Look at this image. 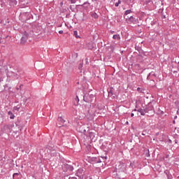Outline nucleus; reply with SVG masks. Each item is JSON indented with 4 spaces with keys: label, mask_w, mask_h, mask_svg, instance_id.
Segmentation results:
<instances>
[{
    "label": "nucleus",
    "mask_w": 179,
    "mask_h": 179,
    "mask_svg": "<svg viewBox=\"0 0 179 179\" xmlns=\"http://www.w3.org/2000/svg\"><path fill=\"white\" fill-rule=\"evenodd\" d=\"M157 136H159V132L156 133Z\"/></svg>",
    "instance_id": "50"
},
{
    "label": "nucleus",
    "mask_w": 179,
    "mask_h": 179,
    "mask_svg": "<svg viewBox=\"0 0 179 179\" xmlns=\"http://www.w3.org/2000/svg\"><path fill=\"white\" fill-rule=\"evenodd\" d=\"M59 153L55 152L51 153V156H59Z\"/></svg>",
    "instance_id": "28"
},
{
    "label": "nucleus",
    "mask_w": 179,
    "mask_h": 179,
    "mask_svg": "<svg viewBox=\"0 0 179 179\" xmlns=\"http://www.w3.org/2000/svg\"><path fill=\"white\" fill-rule=\"evenodd\" d=\"M23 86V84H21L20 85V89H22V87Z\"/></svg>",
    "instance_id": "42"
},
{
    "label": "nucleus",
    "mask_w": 179,
    "mask_h": 179,
    "mask_svg": "<svg viewBox=\"0 0 179 179\" xmlns=\"http://www.w3.org/2000/svg\"><path fill=\"white\" fill-rule=\"evenodd\" d=\"M129 22H131V23H135V22H136V20H135V17H134V16H131L129 18Z\"/></svg>",
    "instance_id": "21"
},
{
    "label": "nucleus",
    "mask_w": 179,
    "mask_h": 179,
    "mask_svg": "<svg viewBox=\"0 0 179 179\" xmlns=\"http://www.w3.org/2000/svg\"><path fill=\"white\" fill-rule=\"evenodd\" d=\"M169 143H172V141H171V140H169Z\"/></svg>",
    "instance_id": "46"
},
{
    "label": "nucleus",
    "mask_w": 179,
    "mask_h": 179,
    "mask_svg": "<svg viewBox=\"0 0 179 179\" xmlns=\"http://www.w3.org/2000/svg\"><path fill=\"white\" fill-rule=\"evenodd\" d=\"M14 124H6L3 126V131H6V132H12V128H13Z\"/></svg>",
    "instance_id": "7"
},
{
    "label": "nucleus",
    "mask_w": 179,
    "mask_h": 179,
    "mask_svg": "<svg viewBox=\"0 0 179 179\" xmlns=\"http://www.w3.org/2000/svg\"><path fill=\"white\" fill-rule=\"evenodd\" d=\"M31 33H33V31H24V34L21 38L20 44H26L27 40L29 39V34H31Z\"/></svg>",
    "instance_id": "1"
},
{
    "label": "nucleus",
    "mask_w": 179,
    "mask_h": 179,
    "mask_svg": "<svg viewBox=\"0 0 179 179\" xmlns=\"http://www.w3.org/2000/svg\"><path fill=\"white\" fill-rule=\"evenodd\" d=\"M71 3H75L76 1L75 0H70Z\"/></svg>",
    "instance_id": "38"
},
{
    "label": "nucleus",
    "mask_w": 179,
    "mask_h": 179,
    "mask_svg": "<svg viewBox=\"0 0 179 179\" xmlns=\"http://www.w3.org/2000/svg\"><path fill=\"white\" fill-rule=\"evenodd\" d=\"M8 115H10V120L15 119V115H13V113H12V111H8Z\"/></svg>",
    "instance_id": "19"
},
{
    "label": "nucleus",
    "mask_w": 179,
    "mask_h": 179,
    "mask_svg": "<svg viewBox=\"0 0 179 179\" xmlns=\"http://www.w3.org/2000/svg\"><path fill=\"white\" fill-rule=\"evenodd\" d=\"M8 2L13 6H15V5H17V1L16 0H8Z\"/></svg>",
    "instance_id": "14"
},
{
    "label": "nucleus",
    "mask_w": 179,
    "mask_h": 179,
    "mask_svg": "<svg viewBox=\"0 0 179 179\" xmlns=\"http://www.w3.org/2000/svg\"><path fill=\"white\" fill-rule=\"evenodd\" d=\"M80 6H82L83 9H88L89 6H90V3H89V1H86L83 4L80 5Z\"/></svg>",
    "instance_id": "10"
},
{
    "label": "nucleus",
    "mask_w": 179,
    "mask_h": 179,
    "mask_svg": "<svg viewBox=\"0 0 179 179\" xmlns=\"http://www.w3.org/2000/svg\"><path fill=\"white\" fill-rule=\"evenodd\" d=\"M69 9L70 10H71V12H75L76 9V6L75 5H71L69 6Z\"/></svg>",
    "instance_id": "18"
},
{
    "label": "nucleus",
    "mask_w": 179,
    "mask_h": 179,
    "mask_svg": "<svg viewBox=\"0 0 179 179\" xmlns=\"http://www.w3.org/2000/svg\"><path fill=\"white\" fill-rule=\"evenodd\" d=\"M134 113H131V117H134Z\"/></svg>",
    "instance_id": "45"
},
{
    "label": "nucleus",
    "mask_w": 179,
    "mask_h": 179,
    "mask_svg": "<svg viewBox=\"0 0 179 179\" xmlns=\"http://www.w3.org/2000/svg\"><path fill=\"white\" fill-rule=\"evenodd\" d=\"M134 111H138V110H136V109H134Z\"/></svg>",
    "instance_id": "52"
},
{
    "label": "nucleus",
    "mask_w": 179,
    "mask_h": 179,
    "mask_svg": "<svg viewBox=\"0 0 179 179\" xmlns=\"http://www.w3.org/2000/svg\"><path fill=\"white\" fill-rule=\"evenodd\" d=\"M73 36H75L76 38H80V36L78 35V31H73Z\"/></svg>",
    "instance_id": "23"
},
{
    "label": "nucleus",
    "mask_w": 179,
    "mask_h": 179,
    "mask_svg": "<svg viewBox=\"0 0 179 179\" xmlns=\"http://www.w3.org/2000/svg\"><path fill=\"white\" fill-rule=\"evenodd\" d=\"M164 174H166L168 179H173V175L170 173V171H168V170L165 171Z\"/></svg>",
    "instance_id": "11"
},
{
    "label": "nucleus",
    "mask_w": 179,
    "mask_h": 179,
    "mask_svg": "<svg viewBox=\"0 0 179 179\" xmlns=\"http://www.w3.org/2000/svg\"><path fill=\"white\" fill-rule=\"evenodd\" d=\"M69 179H78V178H76V177H71V176H70V177L69 178Z\"/></svg>",
    "instance_id": "40"
},
{
    "label": "nucleus",
    "mask_w": 179,
    "mask_h": 179,
    "mask_svg": "<svg viewBox=\"0 0 179 179\" xmlns=\"http://www.w3.org/2000/svg\"><path fill=\"white\" fill-rule=\"evenodd\" d=\"M59 34H64V31H62V30L59 31Z\"/></svg>",
    "instance_id": "39"
},
{
    "label": "nucleus",
    "mask_w": 179,
    "mask_h": 179,
    "mask_svg": "<svg viewBox=\"0 0 179 179\" xmlns=\"http://www.w3.org/2000/svg\"><path fill=\"white\" fill-rule=\"evenodd\" d=\"M27 15H29V13H24L22 14V16L24 17V16H27Z\"/></svg>",
    "instance_id": "37"
},
{
    "label": "nucleus",
    "mask_w": 179,
    "mask_h": 179,
    "mask_svg": "<svg viewBox=\"0 0 179 179\" xmlns=\"http://www.w3.org/2000/svg\"><path fill=\"white\" fill-rule=\"evenodd\" d=\"M29 19H30V17L27 18V20H29Z\"/></svg>",
    "instance_id": "57"
},
{
    "label": "nucleus",
    "mask_w": 179,
    "mask_h": 179,
    "mask_svg": "<svg viewBox=\"0 0 179 179\" xmlns=\"http://www.w3.org/2000/svg\"><path fill=\"white\" fill-rule=\"evenodd\" d=\"M92 2H96L97 0H92Z\"/></svg>",
    "instance_id": "48"
},
{
    "label": "nucleus",
    "mask_w": 179,
    "mask_h": 179,
    "mask_svg": "<svg viewBox=\"0 0 179 179\" xmlns=\"http://www.w3.org/2000/svg\"><path fill=\"white\" fill-rule=\"evenodd\" d=\"M126 124H128V122H127Z\"/></svg>",
    "instance_id": "60"
},
{
    "label": "nucleus",
    "mask_w": 179,
    "mask_h": 179,
    "mask_svg": "<svg viewBox=\"0 0 179 179\" xmlns=\"http://www.w3.org/2000/svg\"><path fill=\"white\" fill-rule=\"evenodd\" d=\"M178 71H179V65H178Z\"/></svg>",
    "instance_id": "56"
},
{
    "label": "nucleus",
    "mask_w": 179,
    "mask_h": 179,
    "mask_svg": "<svg viewBox=\"0 0 179 179\" xmlns=\"http://www.w3.org/2000/svg\"><path fill=\"white\" fill-rule=\"evenodd\" d=\"M164 0H161V2H164Z\"/></svg>",
    "instance_id": "54"
},
{
    "label": "nucleus",
    "mask_w": 179,
    "mask_h": 179,
    "mask_svg": "<svg viewBox=\"0 0 179 179\" xmlns=\"http://www.w3.org/2000/svg\"><path fill=\"white\" fill-rule=\"evenodd\" d=\"M62 169L64 173H72L73 171V166L68 164H63Z\"/></svg>",
    "instance_id": "2"
},
{
    "label": "nucleus",
    "mask_w": 179,
    "mask_h": 179,
    "mask_svg": "<svg viewBox=\"0 0 179 179\" xmlns=\"http://www.w3.org/2000/svg\"><path fill=\"white\" fill-rule=\"evenodd\" d=\"M19 176H20V172H19V173H13V179H17V178H18Z\"/></svg>",
    "instance_id": "20"
},
{
    "label": "nucleus",
    "mask_w": 179,
    "mask_h": 179,
    "mask_svg": "<svg viewBox=\"0 0 179 179\" xmlns=\"http://www.w3.org/2000/svg\"><path fill=\"white\" fill-rule=\"evenodd\" d=\"M58 121H59V122H62V124L65 123V120H64V118H62V117H59Z\"/></svg>",
    "instance_id": "22"
},
{
    "label": "nucleus",
    "mask_w": 179,
    "mask_h": 179,
    "mask_svg": "<svg viewBox=\"0 0 179 179\" xmlns=\"http://www.w3.org/2000/svg\"><path fill=\"white\" fill-rule=\"evenodd\" d=\"M146 157H150V153L149 152V150H148V153L146 154Z\"/></svg>",
    "instance_id": "36"
},
{
    "label": "nucleus",
    "mask_w": 179,
    "mask_h": 179,
    "mask_svg": "<svg viewBox=\"0 0 179 179\" xmlns=\"http://www.w3.org/2000/svg\"><path fill=\"white\" fill-rule=\"evenodd\" d=\"M87 131H89V127L86 124H83L79 127V132L84 134V135H86Z\"/></svg>",
    "instance_id": "6"
},
{
    "label": "nucleus",
    "mask_w": 179,
    "mask_h": 179,
    "mask_svg": "<svg viewBox=\"0 0 179 179\" xmlns=\"http://www.w3.org/2000/svg\"><path fill=\"white\" fill-rule=\"evenodd\" d=\"M20 108H22V103H19L16 106H14L13 107V110L14 111H19L20 110Z\"/></svg>",
    "instance_id": "12"
},
{
    "label": "nucleus",
    "mask_w": 179,
    "mask_h": 179,
    "mask_svg": "<svg viewBox=\"0 0 179 179\" xmlns=\"http://www.w3.org/2000/svg\"><path fill=\"white\" fill-rule=\"evenodd\" d=\"M76 177H78L79 179L85 178V171L83 169H80L77 171L76 173Z\"/></svg>",
    "instance_id": "5"
},
{
    "label": "nucleus",
    "mask_w": 179,
    "mask_h": 179,
    "mask_svg": "<svg viewBox=\"0 0 179 179\" xmlns=\"http://www.w3.org/2000/svg\"><path fill=\"white\" fill-rule=\"evenodd\" d=\"M89 138H90V139H92V141H93V139H94V133L92 132V131H89V134H88Z\"/></svg>",
    "instance_id": "15"
},
{
    "label": "nucleus",
    "mask_w": 179,
    "mask_h": 179,
    "mask_svg": "<svg viewBox=\"0 0 179 179\" xmlns=\"http://www.w3.org/2000/svg\"><path fill=\"white\" fill-rule=\"evenodd\" d=\"M91 163H92V164H97V157H92L90 159Z\"/></svg>",
    "instance_id": "13"
},
{
    "label": "nucleus",
    "mask_w": 179,
    "mask_h": 179,
    "mask_svg": "<svg viewBox=\"0 0 179 179\" xmlns=\"http://www.w3.org/2000/svg\"><path fill=\"white\" fill-rule=\"evenodd\" d=\"M16 89H17V90H19V89H20V87H16Z\"/></svg>",
    "instance_id": "49"
},
{
    "label": "nucleus",
    "mask_w": 179,
    "mask_h": 179,
    "mask_svg": "<svg viewBox=\"0 0 179 179\" xmlns=\"http://www.w3.org/2000/svg\"><path fill=\"white\" fill-rule=\"evenodd\" d=\"M63 4V3H61V5H62Z\"/></svg>",
    "instance_id": "59"
},
{
    "label": "nucleus",
    "mask_w": 179,
    "mask_h": 179,
    "mask_svg": "<svg viewBox=\"0 0 179 179\" xmlns=\"http://www.w3.org/2000/svg\"><path fill=\"white\" fill-rule=\"evenodd\" d=\"M147 80H152L153 82H155V80H153V77H152V76H150V73H149L148 76H147Z\"/></svg>",
    "instance_id": "24"
},
{
    "label": "nucleus",
    "mask_w": 179,
    "mask_h": 179,
    "mask_svg": "<svg viewBox=\"0 0 179 179\" xmlns=\"http://www.w3.org/2000/svg\"><path fill=\"white\" fill-rule=\"evenodd\" d=\"M144 111L145 113L152 114L153 115L155 114V107L152 105H148L144 108Z\"/></svg>",
    "instance_id": "4"
},
{
    "label": "nucleus",
    "mask_w": 179,
    "mask_h": 179,
    "mask_svg": "<svg viewBox=\"0 0 179 179\" xmlns=\"http://www.w3.org/2000/svg\"><path fill=\"white\" fill-rule=\"evenodd\" d=\"M108 97H113L114 96V88L110 87L108 90Z\"/></svg>",
    "instance_id": "9"
},
{
    "label": "nucleus",
    "mask_w": 179,
    "mask_h": 179,
    "mask_svg": "<svg viewBox=\"0 0 179 179\" xmlns=\"http://www.w3.org/2000/svg\"><path fill=\"white\" fill-rule=\"evenodd\" d=\"M6 75L8 78H11L13 80H16L20 78V74H17L13 71H7Z\"/></svg>",
    "instance_id": "3"
},
{
    "label": "nucleus",
    "mask_w": 179,
    "mask_h": 179,
    "mask_svg": "<svg viewBox=\"0 0 179 179\" xmlns=\"http://www.w3.org/2000/svg\"><path fill=\"white\" fill-rule=\"evenodd\" d=\"M127 166L124 163H120L117 166V170L121 171L122 173H124L126 170Z\"/></svg>",
    "instance_id": "8"
},
{
    "label": "nucleus",
    "mask_w": 179,
    "mask_h": 179,
    "mask_svg": "<svg viewBox=\"0 0 179 179\" xmlns=\"http://www.w3.org/2000/svg\"><path fill=\"white\" fill-rule=\"evenodd\" d=\"M178 113H179V111H178V110H177V114H178Z\"/></svg>",
    "instance_id": "58"
},
{
    "label": "nucleus",
    "mask_w": 179,
    "mask_h": 179,
    "mask_svg": "<svg viewBox=\"0 0 179 179\" xmlns=\"http://www.w3.org/2000/svg\"><path fill=\"white\" fill-rule=\"evenodd\" d=\"M5 87H8V85L7 84L5 85Z\"/></svg>",
    "instance_id": "51"
},
{
    "label": "nucleus",
    "mask_w": 179,
    "mask_h": 179,
    "mask_svg": "<svg viewBox=\"0 0 179 179\" xmlns=\"http://www.w3.org/2000/svg\"><path fill=\"white\" fill-rule=\"evenodd\" d=\"M92 17H94V19H97L99 17V15H97L96 13H94L92 14Z\"/></svg>",
    "instance_id": "25"
},
{
    "label": "nucleus",
    "mask_w": 179,
    "mask_h": 179,
    "mask_svg": "<svg viewBox=\"0 0 179 179\" xmlns=\"http://www.w3.org/2000/svg\"><path fill=\"white\" fill-rule=\"evenodd\" d=\"M120 3H121V0H118V1L115 3V6H116V8L118 7Z\"/></svg>",
    "instance_id": "29"
},
{
    "label": "nucleus",
    "mask_w": 179,
    "mask_h": 179,
    "mask_svg": "<svg viewBox=\"0 0 179 179\" xmlns=\"http://www.w3.org/2000/svg\"><path fill=\"white\" fill-rule=\"evenodd\" d=\"M113 40H121V36H120V34H115L113 36Z\"/></svg>",
    "instance_id": "17"
},
{
    "label": "nucleus",
    "mask_w": 179,
    "mask_h": 179,
    "mask_svg": "<svg viewBox=\"0 0 179 179\" xmlns=\"http://www.w3.org/2000/svg\"><path fill=\"white\" fill-rule=\"evenodd\" d=\"M174 142H175V143H178V141L177 140H175Z\"/></svg>",
    "instance_id": "44"
},
{
    "label": "nucleus",
    "mask_w": 179,
    "mask_h": 179,
    "mask_svg": "<svg viewBox=\"0 0 179 179\" xmlns=\"http://www.w3.org/2000/svg\"><path fill=\"white\" fill-rule=\"evenodd\" d=\"M178 110H179V108H178Z\"/></svg>",
    "instance_id": "62"
},
{
    "label": "nucleus",
    "mask_w": 179,
    "mask_h": 179,
    "mask_svg": "<svg viewBox=\"0 0 179 179\" xmlns=\"http://www.w3.org/2000/svg\"><path fill=\"white\" fill-rule=\"evenodd\" d=\"M138 113H141V115H145V114L146 113L145 112V109H142V108H139L137 110Z\"/></svg>",
    "instance_id": "16"
},
{
    "label": "nucleus",
    "mask_w": 179,
    "mask_h": 179,
    "mask_svg": "<svg viewBox=\"0 0 179 179\" xmlns=\"http://www.w3.org/2000/svg\"><path fill=\"white\" fill-rule=\"evenodd\" d=\"M150 76H152V79L153 78H156V73H155V72H151L150 73Z\"/></svg>",
    "instance_id": "27"
},
{
    "label": "nucleus",
    "mask_w": 179,
    "mask_h": 179,
    "mask_svg": "<svg viewBox=\"0 0 179 179\" xmlns=\"http://www.w3.org/2000/svg\"><path fill=\"white\" fill-rule=\"evenodd\" d=\"M175 62H176V64H178V65H179V56L176 58Z\"/></svg>",
    "instance_id": "32"
},
{
    "label": "nucleus",
    "mask_w": 179,
    "mask_h": 179,
    "mask_svg": "<svg viewBox=\"0 0 179 179\" xmlns=\"http://www.w3.org/2000/svg\"><path fill=\"white\" fill-rule=\"evenodd\" d=\"M137 90H138V92H139L141 90V87H138Z\"/></svg>",
    "instance_id": "43"
},
{
    "label": "nucleus",
    "mask_w": 179,
    "mask_h": 179,
    "mask_svg": "<svg viewBox=\"0 0 179 179\" xmlns=\"http://www.w3.org/2000/svg\"><path fill=\"white\" fill-rule=\"evenodd\" d=\"M97 163H101V159L99 157L96 158V164Z\"/></svg>",
    "instance_id": "34"
},
{
    "label": "nucleus",
    "mask_w": 179,
    "mask_h": 179,
    "mask_svg": "<svg viewBox=\"0 0 179 179\" xmlns=\"http://www.w3.org/2000/svg\"><path fill=\"white\" fill-rule=\"evenodd\" d=\"M158 113H159V114L160 115H163V114H164V112L162 111V110H160V109H159Z\"/></svg>",
    "instance_id": "33"
},
{
    "label": "nucleus",
    "mask_w": 179,
    "mask_h": 179,
    "mask_svg": "<svg viewBox=\"0 0 179 179\" xmlns=\"http://www.w3.org/2000/svg\"><path fill=\"white\" fill-rule=\"evenodd\" d=\"M15 125L16 127H18V128H20V122L19 121L15 122Z\"/></svg>",
    "instance_id": "31"
},
{
    "label": "nucleus",
    "mask_w": 179,
    "mask_h": 179,
    "mask_svg": "<svg viewBox=\"0 0 179 179\" xmlns=\"http://www.w3.org/2000/svg\"><path fill=\"white\" fill-rule=\"evenodd\" d=\"M174 120H177V115L174 117Z\"/></svg>",
    "instance_id": "47"
},
{
    "label": "nucleus",
    "mask_w": 179,
    "mask_h": 179,
    "mask_svg": "<svg viewBox=\"0 0 179 179\" xmlns=\"http://www.w3.org/2000/svg\"><path fill=\"white\" fill-rule=\"evenodd\" d=\"M142 135H145L144 134H142Z\"/></svg>",
    "instance_id": "61"
},
{
    "label": "nucleus",
    "mask_w": 179,
    "mask_h": 179,
    "mask_svg": "<svg viewBox=\"0 0 179 179\" xmlns=\"http://www.w3.org/2000/svg\"><path fill=\"white\" fill-rule=\"evenodd\" d=\"M8 36H6V38H8Z\"/></svg>",
    "instance_id": "55"
},
{
    "label": "nucleus",
    "mask_w": 179,
    "mask_h": 179,
    "mask_svg": "<svg viewBox=\"0 0 179 179\" xmlns=\"http://www.w3.org/2000/svg\"><path fill=\"white\" fill-rule=\"evenodd\" d=\"M176 123V120H173V124H175Z\"/></svg>",
    "instance_id": "53"
},
{
    "label": "nucleus",
    "mask_w": 179,
    "mask_h": 179,
    "mask_svg": "<svg viewBox=\"0 0 179 179\" xmlns=\"http://www.w3.org/2000/svg\"><path fill=\"white\" fill-rule=\"evenodd\" d=\"M129 13H132V10H127L124 12V15L127 16V15H129Z\"/></svg>",
    "instance_id": "26"
},
{
    "label": "nucleus",
    "mask_w": 179,
    "mask_h": 179,
    "mask_svg": "<svg viewBox=\"0 0 179 179\" xmlns=\"http://www.w3.org/2000/svg\"><path fill=\"white\" fill-rule=\"evenodd\" d=\"M83 100L85 103H89V99L86 98V96H83Z\"/></svg>",
    "instance_id": "30"
},
{
    "label": "nucleus",
    "mask_w": 179,
    "mask_h": 179,
    "mask_svg": "<svg viewBox=\"0 0 179 179\" xmlns=\"http://www.w3.org/2000/svg\"><path fill=\"white\" fill-rule=\"evenodd\" d=\"M130 166H131V167H134V164L131 162V163L130 164Z\"/></svg>",
    "instance_id": "41"
},
{
    "label": "nucleus",
    "mask_w": 179,
    "mask_h": 179,
    "mask_svg": "<svg viewBox=\"0 0 179 179\" xmlns=\"http://www.w3.org/2000/svg\"><path fill=\"white\" fill-rule=\"evenodd\" d=\"M75 101H76V103H79V96H76L75 98Z\"/></svg>",
    "instance_id": "35"
}]
</instances>
